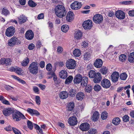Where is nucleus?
<instances>
[{
	"label": "nucleus",
	"mask_w": 134,
	"mask_h": 134,
	"mask_svg": "<svg viewBox=\"0 0 134 134\" xmlns=\"http://www.w3.org/2000/svg\"><path fill=\"white\" fill-rule=\"evenodd\" d=\"M103 20V17L101 14H96L94 15L93 18V21L96 23L100 24Z\"/></svg>",
	"instance_id": "6"
},
{
	"label": "nucleus",
	"mask_w": 134,
	"mask_h": 134,
	"mask_svg": "<svg viewBox=\"0 0 134 134\" xmlns=\"http://www.w3.org/2000/svg\"><path fill=\"white\" fill-rule=\"evenodd\" d=\"M13 110V108H8L4 109L3 111V112L5 116H7L9 115L12 113V114Z\"/></svg>",
	"instance_id": "17"
},
{
	"label": "nucleus",
	"mask_w": 134,
	"mask_h": 134,
	"mask_svg": "<svg viewBox=\"0 0 134 134\" xmlns=\"http://www.w3.org/2000/svg\"><path fill=\"white\" fill-rule=\"evenodd\" d=\"M73 54L76 57H79L81 54V52L79 49H75L73 52Z\"/></svg>",
	"instance_id": "41"
},
{
	"label": "nucleus",
	"mask_w": 134,
	"mask_h": 134,
	"mask_svg": "<svg viewBox=\"0 0 134 134\" xmlns=\"http://www.w3.org/2000/svg\"><path fill=\"white\" fill-rule=\"evenodd\" d=\"M11 61L10 58H4L1 60V62L2 63L5 64L6 65H8L10 64V62Z\"/></svg>",
	"instance_id": "30"
},
{
	"label": "nucleus",
	"mask_w": 134,
	"mask_h": 134,
	"mask_svg": "<svg viewBox=\"0 0 134 134\" xmlns=\"http://www.w3.org/2000/svg\"><path fill=\"white\" fill-rule=\"evenodd\" d=\"M131 1H122L120 2V3L124 4V5H128L130 4Z\"/></svg>",
	"instance_id": "59"
},
{
	"label": "nucleus",
	"mask_w": 134,
	"mask_h": 134,
	"mask_svg": "<svg viewBox=\"0 0 134 134\" xmlns=\"http://www.w3.org/2000/svg\"><path fill=\"white\" fill-rule=\"evenodd\" d=\"M52 66L51 64H48L46 67V69L47 70L49 71L52 69Z\"/></svg>",
	"instance_id": "55"
},
{
	"label": "nucleus",
	"mask_w": 134,
	"mask_h": 134,
	"mask_svg": "<svg viewBox=\"0 0 134 134\" xmlns=\"http://www.w3.org/2000/svg\"><path fill=\"white\" fill-rule=\"evenodd\" d=\"M66 20L70 22L74 19V15L73 12L71 11L68 12L66 17Z\"/></svg>",
	"instance_id": "20"
},
{
	"label": "nucleus",
	"mask_w": 134,
	"mask_h": 134,
	"mask_svg": "<svg viewBox=\"0 0 134 134\" xmlns=\"http://www.w3.org/2000/svg\"><path fill=\"white\" fill-rule=\"evenodd\" d=\"M108 69L105 66H103L100 70L99 71L103 75H106L107 73Z\"/></svg>",
	"instance_id": "31"
},
{
	"label": "nucleus",
	"mask_w": 134,
	"mask_h": 134,
	"mask_svg": "<svg viewBox=\"0 0 134 134\" xmlns=\"http://www.w3.org/2000/svg\"><path fill=\"white\" fill-rule=\"evenodd\" d=\"M84 29H90L92 26V22L90 20H88L84 21L82 24Z\"/></svg>",
	"instance_id": "5"
},
{
	"label": "nucleus",
	"mask_w": 134,
	"mask_h": 134,
	"mask_svg": "<svg viewBox=\"0 0 134 134\" xmlns=\"http://www.w3.org/2000/svg\"><path fill=\"white\" fill-rule=\"evenodd\" d=\"M119 74L118 72H113L111 76V79L113 82L117 81L119 77Z\"/></svg>",
	"instance_id": "14"
},
{
	"label": "nucleus",
	"mask_w": 134,
	"mask_h": 134,
	"mask_svg": "<svg viewBox=\"0 0 134 134\" xmlns=\"http://www.w3.org/2000/svg\"><path fill=\"white\" fill-rule=\"evenodd\" d=\"M33 90L34 91L35 93H39V89L38 87L36 86H35L33 87Z\"/></svg>",
	"instance_id": "57"
},
{
	"label": "nucleus",
	"mask_w": 134,
	"mask_h": 134,
	"mask_svg": "<svg viewBox=\"0 0 134 134\" xmlns=\"http://www.w3.org/2000/svg\"><path fill=\"white\" fill-rule=\"evenodd\" d=\"M19 23L21 24L25 23L27 20V17L25 16L22 15L18 17Z\"/></svg>",
	"instance_id": "19"
},
{
	"label": "nucleus",
	"mask_w": 134,
	"mask_h": 134,
	"mask_svg": "<svg viewBox=\"0 0 134 134\" xmlns=\"http://www.w3.org/2000/svg\"><path fill=\"white\" fill-rule=\"evenodd\" d=\"M29 69L30 72L32 74H36L38 71V65L37 63L32 62L29 66Z\"/></svg>",
	"instance_id": "4"
},
{
	"label": "nucleus",
	"mask_w": 134,
	"mask_h": 134,
	"mask_svg": "<svg viewBox=\"0 0 134 134\" xmlns=\"http://www.w3.org/2000/svg\"><path fill=\"white\" fill-rule=\"evenodd\" d=\"M122 119L124 122H127L129 121V117L128 115H125L122 118Z\"/></svg>",
	"instance_id": "50"
},
{
	"label": "nucleus",
	"mask_w": 134,
	"mask_h": 134,
	"mask_svg": "<svg viewBox=\"0 0 134 134\" xmlns=\"http://www.w3.org/2000/svg\"><path fill=\"white\" fill-rule=\"evenodd\" d=\"M33 126L35 129L38 130L37 131L38 133L39 132L40 133L42 134V129H40V127L37 125L34 124Z\"/></svg>",
	"instance_id": "42"
},
{
	"label": "nucleus",
	"mask_w": 134,
	"mask_h": 134,
	"mask_svg": "<svg viewBox=\"0 0 134 134\" xmlns=\"http://www.w3.org/2000/svg\"><path fill=\"white\" fill-rule=\"evenodd\" d=\"M96 74V72L95 71L92 70L90 71L88 73L89 77L90 78H94Z\"/></svg>",
	"instance_id": "34"
},
{
	"label": "nucleus",
	"mask_w": 134,
	"mask_h": 134,
	"mask_svg": "<svg viewBox=\"0 0 134 134\" xmlns=\"http://www.w3.org/2000/svg\"><path fill=\"white\" fill-rule=\"evenodd\" d=\"M128 14L130 16H134V10L129 11Z\"/></svg>",
	"instance_id": "60"
},
{
	"label": "nucleus",
	"mask_w": 134,
	"mask_h": 134,
	"mask_svg": "<svg viewBox=\"0 0 134 134\" xmlns=\"http://www.w3.org/2000/svg\"><path fill=\"white\" fill-rule=\"evenodd\" d=\"M26 0H19L20 4L22 5H24L26 3Z\"/></svg>",
	"instance_id": "63"
},
{
	"label": "nucleus",
	"mask_w": 134,
	"mask_h": 134,
	"mask_svg": "<svg viewBox=\"0 0 134 134\" xmlns=\"http://www.w3.org/2000/svg\"><path fill=\"white\" fill-rule=\"evenodd\" d=\"M90 126L87 122H85L81 124L79 128L82 131H88L90 129Z\"/></svg>",
	"instance_id": "10"
},
{
	"label": "nucleus",
	"mask_w": 134,
	"mask_h": 134,
	"mask_svg": "<svg viewBox=\"0 0 134 134\" xmlns=\"http://www.w3.org/2000/svg\"><path fill=\"white\" fill-rule=\"evenodd\" d=\"M85 96V94L83 92H79L76 94V99L79 100H82L84 98Z\"/></svg>",
	"instance_id": "21"
},
{
	"label": "nucleus",
	"mask_w": 134,
	"mask_h": 134,
	"mask_svg": "<svg viewBox=\"0 0 134 134\" xmlns=\"http://www.w3.org/2000/svg\"><path fill=\"white\" fill-rule=\"evenodd\" d=\"M12 130L15 134H21L20 132L15 128H12Z\"/></svg>",
	"instance_id": "51"
},
{
	"label": "nucleus",
	"mask_w": 134,
	"mask_h": 134,
	"mask_svg": "<svg viewBox=\"0 0 134 134\" xmlns=\"http://www.w3.org/2000/svg\"><path fill=\"white\" fill-rule=\"evenodd\" d=\"M1 13L2 14L5 16L9 15L10 14L9 11L5 7L3 8L2 9Z\"/></svg>",
	"instance_id": "32"
},
{
	"label": "nucleus",
	"mask_w": 134,
	"mask_h": 134,
	"mask_svg": "<svg viewBox=\"0 0 134 134\" xmlns=\"http://www.w3.org/2000/svg\"><path fill=\"white\" fill-rule=\"evenodd\" d=\"M108 113L106 111L103 112L101 114V118L102 119H105L108 116Z\"/></svg>",
	"instance_id": "46"
},
{
	"label": "nucleus",
	"mask_w": 134,
	"mask_h": 134,
	"mask_svg": "<svg viewBox=\"0 0 134 134\" xmlns=\"http://www.w3.org/2000/svg\"><path fill=\"white\" fill-rule=\"evenodd\" d=\"M68 95V93L66 91H63L60 94V97L61 99H64L67 98Z\"/></svg>",
	"instance_id": "29"
},
{
	"label": "nucleus",
	"mask_w": 134,
	"mask_h": 134,
	"mask_svg": "<svg viewBox=\"0 0 134 134\" xmlns=\"http://www.w3.org/2000/svg\"><path fill=\"white\" fill-rule=\"evenodd\" d=\"M68 122L70 125L74 126L77 124V121L76 117L73 116L69 118Z\"/></svg>",
	"instance_id": "11"
},
{
	"label": "nucleus",
	"mask_w": 134,
	"mask_h": 134,
	"mask_svg": "<svg viewBox=\"0 0 134 134\" xmlns=\"http://www.w3.org/2000/svg\"><path fill=\"white\" fill-rule=\"evenodd\" d=\"M54 10L56 15L59 18H62L66 14V11L63 5L58 4L55 7Z\"/></svg>",
	"instance_id": "1"
},
{
	"label": "nucleus",
	"mask_w": 134,
	"mask_h": 134,
	"mask_svg": "<svg viewBox=\"0 0 134 134\" xmlns=\"http://www.w3.org/2000/svg\"><path fill=\"white\" fill-rule=\"evenodd\" d=\"M15 29L13 26L8 27L7 29L5 34L8 37H11L13 36L15 32Z\"/></svg>",
	"instance_id": "9"
},
{
	"label": "nucleus",
	"mask_w": 134,
	"mask_h": 134,
	"mask_svg": "<svg viewBox=\"0 0 134 134\" xmlns=\"http://www.w3.org/2000/svg\"><path fill=\"white\" fill-rule=\"evenodd\" d=\"M128 60L130 63H134V52L130 54L129 56Z\"/></svg>",
	"instance_id": "33"
},
{
	"label": "nucleus",
	"mask_w": 134,
	"mask_h": 134,
	"mask_svg": "<svg viewBox=\"0 0 134 134\" xmlns=\"http://www.w3.org/2000/svg\"><path fill=\"white\" fill-rule=\"evenodd\" d=\"M34 109H32L30 108H28L27 110V111L31 115H32V114L34 112Z\"/></svg>",
	"instance_id": "61"
},
{
	"label": "nucleus",
	"mask_w": 134,
	"mask_h": 134,
	"mask_svg": "<svg viewBox=\"0 0 134 134\" xmlns=\"http://www.w3.org/2000/svg\"><path fill=\"white\" fill-rule=\"evenodd\" d=\"M101 85L104 88H108L110 87L111 84L109 80L107 79H104L101 81Z\"/></svg>",
	"instance_id": "8"
},
{
	"label": "nucleus",
	"mask_w": 134,
	"mask_h": 134,
	"mask_svg": "<svg viewBox=\"0 0 134 134\" xmlns=\"http://www.w3.org/2000/svg\"><path fill=\"white\" fill-rule=\"evenodd\" d=\"M120 79L122 80H124L126 79L127 77V74L124 72L122 73L120 75Z\"/></svg>",
	"instance_id": "45"
},
{
	"label": "nucleus",
	"mask_w": 134,
	"mask_h": 134,
	"mask_svg": "<svg viewBox=\"0 0 134 134\" xmlns=\"http://www.w3.org/2000/svg\"><path fill=\"white\" fill-rule=\"evenodd\" d=\"M28 4L29 6L32 7H34L36 6L37 4L32 0H29L28 2Z\"/></svg>",
	"instance_id": "44"
},
{
	"label": "nucleus",
	"mask_w": 134,
	"mask_h": 134,
	"mask_svg": "<svg viewBox=\"0 0 134 134\" xmlns=\"http://www.w3.org/2000/svg\"><path fill=\"white\" fill-rule=\"evenodd\" d=\"M40 98L38 96H36L35 97L36 101V103L38 105L40 104L41 101L40 100Z\"/></svg>",
	"instance_id": "53"
},
{
	"label": "nucleus",
	"mask_w": 134,
	"mask_h": 134,
	"mask_svg": "<svg viewBox=\"0 0 134 134\" xmlns=\"http://www.w3.org/2000/svg\"><path fill=\"white\" fill-rule=\"evenodd\" d=\"M103 63V61L101 59H97L95 61L94 63V65L96 67L99 68L102 67Z\"/></svg>",
	"instance_id": "18"
},
{
	"label": "nucleus",
	"mask_w": 134,
	"mask_h": 134,
	"mask_svg": "<svg viewBox=\"0 0 134 134\" xmlns=\"http://www.w3.org/2000/svg\"><path fill=\"white\" fill-rule=\"evenodd\" d=\"M41 46V43L40 41H38L36 43V47L38 49H40Z\"/></svg>",
	"instance_id": "56"
},
{
	"label": "nucleus",
	"mask_w": 134,
	"mask_h": 134,
	"mask_svg": "<svg viewBox=\"0 0 134 134\" xmlns=\"http://www.w3.org/2000/svg\"><path fill=\"white\" fill-rule=\"evenodd\" d=\"M99 114L97 111H95L91 117L92 120L94 121H97L99 118Z\"/></svg>",
	"instance_id": "22"
},
{
	"label": "nucleus",
	"mask_w": 134,
	"mask_h": 134,
	"mask_svg": "<svg viewBox=\"0 0 134 134\" xmlns=\"http://www.w3.org/2000/svg\"><path fill=\"white\" fill-rule=\"evenodd\" d=\"M82 33L80 30L77 31L74 36L75 38L77 40L80 39L82 36Z\"/></svg>",
	"instance_id": "26"
},
{
	"label": "nucleus",
	"mask_w": 134,
	"mask_h": 134,
	"mask_svg": "<svg viewBox=\"0 0 134 134\" xmlns=\"http://www.w3.org/2000/svg\"><path fill=\"white\" fill-rule=\"evenodd\" d=\"M76 92L75 90L73 89H71L69 92V95L71 97H74L75 96L76 94Z\"/></svg>",
	"instance_id": "37"
},
{
	"label": "nucleus",
	"mask_w": 134,
	"mask_h": 134,
	"mask_svg": "<svg viewBox=\"0 0 134 134\" xmlns=\"http://www.w3.org/2000/svg\"><path fill=\"white\" fill-rule=\"evenodd\" d=\"M12 116L14 120L17 121H20L21 118L23 119H26L23 114L16 110H14L12 114Z\"/></svg>",
	"instance_id": "2"
},
{
	"label": "nucleus",
	"mask_w": 134,
	"mask_h": 134,
	"mask_svg": "<svg viewBox=\"0 0 134 134\" xmlns=\"http://www.w3.org/2000/svg\"><path fill=\"white\" fill-rule=\"evenodd\" d=\"M8 91H10L11 90V88H13L9 85H5L4 87Z\"/></svg>",
	"instance_id": "62"
},
{
	"label": "nucleus",
	"mask_w": 134,
	"mask_h": 134,
	"mask_svg": "<svg viewBox=\"0 0 134 134\" xmlns=\"http://www.w3.org/2000/svg\"><path fill=\"white\" fill-rule=\"evenodd\" d=\"M115 16L117 18L120 19H124L125 17L124 13L121 10L116 11L115 13Z\"/></svg>",
	"instance_id": "15"
},
{
	"label": "nucleus",
	"mask_w": 134,
	"mask_h": 134,
	"mask_svg": "<svg viewBox=\"0 0 134 134\" xmlns=\"http://www.w3.org/2000/svg\"><path fill=\"white\" fill-rule=\"evenodd\" d=\"M108 16L110 17H113L114 16V13L112 10H109L108 13Z\"/></svg>",
	"instance_id": "54"
},
{
	"label": "nucleus",
	"mask_w": 134,
	"mask_h": 134,
	"mask_svg": "<svg viewBox=\"0 0 134 134\" xmlns=\"http://www.w3.org/2000/svg\"><path fill=\"white\" fill-rule=\"evenodd\" d=\"M93 78V81L94 83H99L101 81L102 78L100 73L99 72H97Z\"/></svg>",
	"instance_id": "12"
},
{
	"label": "nucleus",
	"mask_w": 134,
	"mask_h": 134,
	"mask_svg": "<svg viewBox=\"0 0 134 134\" xmlns=\"http://www.w3.org/2000/svg\"><path fill=\"white\" fill-rule=\"evenodd\" d=\"M63 51V49L62 47H58L57 49V51L58 53H60L62 52Z\"/></svg>",
	"instance_id": "64"
},
{
	"label": "nucleus",
	"mask_w": 134,
	"mask_h": 134,
	"mask_svg": "<svg viewBox=\"0 0 134 134\" xmlns=\"http://www.w3.org/2000/svg\"><path fill=\"white\" fill-rule=\"evenodd\" d=\"M120 119L119 118L116 117L113 119L112 123L114 125H118L120 124Z\"/></svg>",
	"instance_id": "35"
},
{
	"label": "nucleus",
	"mask_w": 134,
	"mask_h": 134,
	"mask_svg": "<svg viewBox=\"0 0 134 134\" xmlns=\"http://www.w3.org/2000/svg\"><path fill=\"white\" fill-rule=\"evenodd\" d=\"M127 58L126 56L124 54L120 55L119 57V59L120 61L122 62H125Z\"/></svg>",
	"instance_id": "39"
},
{
	"label": "nucleus",
	"mask_w": 134,
	"mask_h": 134,
	"mask_svg": "<svg viewBox=\"0 0 134 134\" xmlns=\"http://www.w3.org/2000/svg\"><path fill=\"white\" fill-rule=\"evenodd\" d=\"M77 63L76 61L72 59H69L66 62V66L69 69H74L76 67Z\"/></svg>",
	"instance_id": "3"
},
{
	"label": "nucleus",
	"mask_w": 134,
	"mask_h": 134,
	"mask_svg": "<svg viewBox=\"0 0 134 134\" xmlns=\"http://www.w3.org/2000/svg\"><path fill=\"white\" fill-rule=\"evenodd\" d=\"M92 88L93 87L91 85H88L86 86L85 90L86 92L90 93L92 91Z\"/></svg>",
	"instance_id": "40"
},
{
	"label": "nucleus",
	"mask_w": 134,
	"mask_h": 134,
	"mask_svg": "<svg viewBox=\"0 0 134 134\" xmlns=\"http://www.w3.org/2000/svg\"><path fill=\"white\" fill-rule=\"evenodd\" d=\"M91 53L92 52L91 51L86 52L83 55V59L85 60H90Z\"/></svg>",
	"instance_id": "25"
},
{
	"label": "nucleus",
	"mask_w": 134,
	"mask_h": 134,
	"mask_svg": "<svg viewBox=\"0 0 134 134\" xmlns=\"http://www.w3.org/2000/svg\"><path fill=\"white\" fill-rule=\"evenodd\" d=\"M29 59L27 57L22 62V65L24 66H26L29 63Z\"/></svg>",
	"instance_id": "38"
},
{
	"label": "nucleus",
	"mask_w": 134,
	"mask_h": 134,
	"mask_svg": "<svg viewBox=\"0 0 134 134\" xmlns=\"http://www.w3.org/2000/svg\"><path fill=\"white\" fill-rule=\"evenodd\" d=\"M90 134H95L96 133V130L95 129H91L88 131Z\"/></svg>",
	"instance_id": "58"
},
{
	"label": "nucleus",
	"mask_w": 134,
	"mask_h": 134,
	"mask_svg": "<svg viewBox=\"0 0 134 134\" xmlns=\"http://www.w3.org/2000/svg\"><path fill=\"white\" fill-rule=\"evenodd\" d=\"M25 37L26 38L29 40H31L33 38L34 34L33 31L31 30H29L27 31L25 35Z\"/></svg>",
	"instance_id": "13"
},
{
	"label": "nucleus",
	"mask_w": 134,
	"mask_h": 134,
	"mask_svg": "<svg viewBox=\"0 0 134 134\" xmlns=\"http://www.w3.org/2000/svg\"><path fill=\"white\" fill-rule=\"evenodd\" d=\"M94 90L96 91H99L101 89V87L99 85L96 84L95 85L93 88Z\"/></svg>",
	"instance_id": "48"
},
{
	"label": "nucleus",
	"mask_w": 134,
	"mask_h": 134,
	"mask_svg": "<svg viewBox=\"0 0 134 134\" xmlns=\"http://www.w3.org/2000/svg\"><path fill=\"white\" fill-rule=\"evenodd\" d=\"M35 47V45L34 44L31 43L29 44L28 48L30 50H32L34 49Z\"/></svg>",
	"instance_id": "52"
},
{
	"label": "nucleus",
	"mask_w": 134,
	"mask_h": 134,
	"mask_svg": "<svg viewBox=\"0 0 134 134\" xmlns=\"http://www.w3.org/2000/svg\"><path fill=\"white\" fill-rule=\"evenodd\" d=\"M16 38L14 37L9 40L8 41V44L10 46H13L16 44L15 42Z\"/></svg>",
	"instance_id": "27"
},
{
	"label": "nucleus",
	"mask_w": 134,
	"mask_h": 134,
	"mask_svg": "<svg viewBox=\"0 0 134 134\" xmlns=\"http://www.w3.org/2000/svg\"><path fill=\"white\" fill-rule=\"evenodd\" d=\"M73 79V77L72 76H70L66 79L65 83L66 84H69L71 83Z\"/></svg>",
	"instance_id": "36"
},
{
	"label": "nucleus",
	"mask_w": 134,
	"mask_h": 134,
	"mask_svg": "<svg viewBox=\"0 0 134 134\" xmlns=\"http://www.w3.org/2000/svg\"><path fill=\"white\" fill-rule=\"evenodd\" d=\"M82 77V75L77 74L75 76L74 80V82L75 84L79 83L81 81Z\"/></svg>",
	"instance_id": "16"
},
{
	"label": "nucleus",
	"mask_w": 134,
	"mask_h": 134,
	"mask_svg": "<svg viewBox=\"0 0 134 134\" xmlns=\"http://www.w3.org/2000/svg\"><path fill=\"white\" fill-rule=\"evenodd\" d=\"M88 79L86 76L82 77L81 81V85L82 86H86L87 85Z\"/></svg>",
	"instance_id": "23"
},
{
	"label": "nucleus",
	"mask_w": 134,
	"mask_h": 134,
	"mask_svg": "<svg viewBox=\"0 0 134 134\" xmlns=\"http://www.w3.org/2000/svg\"><path fill=\"white\" fill-rule=\"evenodd\" d=\"M61 29L63 32H66L69 29V27L66 25H63L62 26Z\"/></svg>",
	"instance_id": "43"
},
{
	"label": "nucleus",
	"mask_w": 134,
	"mask_h": 134,
	"mask_svg": "<svg viewBox=\"0 0 134 134\" xmlns=\"http://www.w3.org/2000/svg\"><path fill=\"white\" fill-rule=\"evenodd\" d=\"M22 71V70L21 69L19 68H16L15 72L16 73L19 75H21L22 74L21 73Z\"/></svg>",
	"instance_id": "49"
},
{
	"label": "nucleus",
	"mask_w": 134,
	"mask_h": 134,
	"mask_svg": "<svg viewBox=\"0 0 134 134\" xmlns=\"http://www.w3.org/2000/svg\"><path fill=\"white\" fill-rule=\"evenodd\" d=\"M27 124L28 127L30 130H32L33 128L32 123L30 120H28Z\"/></svg>",
	"instance_id": "47"
},
{
	"label": "nucleus",
	"mask_w": 134,
	"mask_h": 134,
	"mask_svg": "<svg viewBox=\"0 0 134 134\" xmlns=\"http://www.w3.org/2000/svg\"><path fill=\"white\" fill-rule=\"evenodd\" d=\"M74 107V103L73 102H70L67 104V108L68 111H72Z\"/></svg>",
	"instance_id": "28"
},
{
	"label": "nucleus",
	"mask_w": 134,
	"mask_h": 134,
	"mask_svg": "<svg viewBox=\"0 0 134 134\" xmlns=\"http://www.w3.org/2000/svg\"><path fill=\"white\" fill-rule=\"evenodd\" d=\"M82 5L81 2L79 3L78 1H75L70 5L71 8L72 9L77 10L80 9Z\"/></svg>",
	"instance_id": "7"
},
{
	"label": "nucleus",
	"mask_w": 134,
	"mask_h": 134,
	"mask_svg": "<svg viewBox=\"0 0 134 134\" xmlns=\"http://www.w3.org/2000/svg\"><path fill=\"white\" fill-rule=\"evenodd\" d=\"M59 76L60 78L65 79L67 76V72L65 70H62L59 72Z\"/></svg>",
	"instance_id": "24"
}]
</instances>
